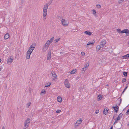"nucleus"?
<instances>
[{"label":"nucleus","mask_w":129,"mask_h":129,"mask_svg":"<svg viewBox=\"0 0 129 129\" xmlns=\"http://www.w3.org/2000/svg\"><path fill=\"white\" fill-rule=\"evenodd\" d=\"M77 30V31H76V29H73L72 30L73 31V32L77 31L78 30Z\"/></svg>","instance_id":"obj_43"},{"label":"nucleus","mask_w":129,"mask_h":129,"mask_svg":"<svg viewBox=\"0 0 129 129\" xmlns=\"http://www.w3.org/2000/svg\"><path fill=\"white\" fill-rule=\"evenodd\" d=\"M99 112V111L98 110H97L95 112V113L96 114H98Z\"/></svg>","instance_id":"obj_42"},{"label":"nucleus","mask_w":129,"mask_h":129,"mask_svg":"<svg viewBox=\"0 0 129 129\" xmlns=\"http://www.w3.org/2000/svg\"><path fill=\"white\" fill-rule=\"evenodd\" d=\"M112 108L114 109L115 112L116 113L117 112L119 108L118 106L116 105L115 107H112Z\"/></svg>","instance_id":"obj_15"},{"label":"nucleus","mask_w":129,"mask_h":129,"mask_svg":"<svg viewBox=\"0 0 129 129\" xmlns=\"http://www.w3.org/2000/svg\"><path fill=\"white\" fill-rule=\"evenodd\" d=\"M36 46V44L35 43H33L29 47V50L33 52Z\"/></svg>","instance_id":"obj_11"},{"label":"nucleus","mask_w":129,"mask_h":129,"mask_svg":"<svg viewBox=\"0 0 129 129\" xmlns=\"http://www.w3.org/2000/svg\"><path fill=\"white\" fill-rule=\"evenodd\" d=\"M57 101L60 102H61L62 101V99L61 97L60 96H58L57 98Z\"/></svg>","instance_id":"obj_18"},{"label":"nucleus","mask_w":129,"mask_h":129,"mask_svg":"<svg viewBox=\"0 0 129 129\" xmlns=\"http://www.w3.org/2000/svg\"><path fill=\"white\" fill-rule=\"evenodd\" d=\"M2 69V68H0V71H1Z\"/></svg>","instance_id":"obj_46"},{"label":"nucleus","mask_w":129,"mask_h":129,"mask_svg":"<svg viewBox=\"0 0 129 129\" xmlns=\"http://www.w3.org/2000/svg\"><path fill=\"white\" fill-rule=\"evenodd\" d=\"M64 84L65 87L68 88H69L71 87L70 83L67 79H66L64 82Z\"/></svg>","instance_id":"obj_2"},{"label":"nucleus","mask_w":129,"mask_h":129,"mask_svg":"<svg viewBox=\"0 0 129 129\" xmlns=\"http://www.w3.org/2000/svg\"><path fill=\"white\" fill-rule=\"evenodd\" d=\"M102 98V95L101 94H99L97 97V99L98 100H101Z\"/></svg>","instance_id":"obj_25"},{"label":"nucleus","mask_w":129,"mask_h":129,"mask_svg":"<svg viewBox=\"0 0 129 129\" xmlns=\"http://www.w3.org/2000/svg\"><path fill=\"white\" fill-rule=\"evenodd\" d=\"M118 120H117V118H116L115 121L114 123V124L115 123H117V122H118Z\"/></svg>","instance_id":"obj_37"},{"label":"nucleus","mask_w":129,"mask_h":129,"mask_svg":"<svg viewBox=\"0 0 129 129\" xmlns=\"http://www.w3.org/2000/svg\"><path fill=\"white\" fill-rule=\"evenodd\" d=\"M51 2V1H50L47 3L46 4L44 5V8H48V6L50 5Z\"/></svg>","instance_id":"obj_13"},{"label":"nucleus","mask_w":129,"mask_h":129,"mask_svg":"<svg viewBox=\"0 0 129 129\" xmlns=\"http://www.w3.org/2000/svg\"><path fill=\"white\" fill-rule=\"evenodd\" d=\"M122 58L123 59H127L129 57V55L128 54L125 55L122 57Z\"/></svg>","instance_id":"obj_21"},{"label":"nucleus","mask_w":129,"mask_h":129,"mask_svg":"<svg viewBox=\"0 0 129 129\" xmlns=\"http://www.w3.org/2000/svg\"><path fill=\"white\" fill-rule=\"evenodd\" d=\"M77 29H76V31H77Z\"/></svg>","instance_id":"obj_52"},{"label":"nucleus","mask_w":129,"mask_h":129,"mask_svg":"<svg viewBox=\"0 0 129 129\" xmlns=\"http://www.w3.org/2000/svg\"><path fill=\"white\" fill-rule=\"evenodd\" d=\"M122 113H120L118 115V116L117 117V120H120V119L121 117H122Z\"/></svg>","instance_id":"obj_24"},{"label":"nucleus","mask_w":129,"mask_h":129,"mask_svg":"<svg viewBox=\"0 0 129 129\" xmlns=\"http://www.w3.org/2000/svg\"><path fill=\"white\" fill-rule=\"evenodd\" d=\"M128 87V86H127L125 87V88H124V90L122 92V93H123L125 91V90H126V89H127V87Z\"/></svg>","instance_id":"obj_38"},{"label":"nucleus","mask_w":129,"mask_h":129,"mask_svg":"<svg viewBox=\"0 0 129 129\" xmlns=\"http://www.w3.org/2000/svg\"><path fill=\"white\" fill-rule=\"evenodd\" d=\"M125 33L126 34V36H128L129 35V30L127 29H124L122 31H121V33L122 34Z\"/></svg>","instance_id":"obj_8"},{"label":"nucleus","mask_w":129,"mask_h":129,"mask_svg":"<svg viewBox=\"0 0 129 129\" xmlns=\"http://www.w3.org/2000/svg\"><path fill=\"white\" fill-rule=\"evenodd\" d=\"M31 104V103L30 102H29L27 104L26 107V108H28L30 106V105Z\"/></svg>","instance_id":"obj_28"},{"label":"nucleus","mask_w":129,"mask_h":129,"mask_svg":"<svg viewBox=\"0 0 129 129\" xmlns=\"http://www.w3.org/2000/svg\"><path fill=\"white\" fill-rule=\"evenodd\" d=\"M127 72H123V75L125 77L127 76Z\"/></svg>","instance_id":"obj_29"},{"label":"nucleus","mask_w":129,"mask_h":129,"mask_svg":"<svg viewBox=\"0 0 129 129\" xmlns=\"http://www.w3.org/2000/svg\"><path fill=\"white\" fill-rule=\"evenodd\" d=\"M117 30L118 32V33H121V30L120 29H117Z\"/></svg>","instance_id":"obj_34"},{"label":"nucleus","mask_w":129,"mask_h":129,"mask_svg":"<svg viewBox=\"0 0 129 129\" xmlns=\"http://www.w3.org/2000/svg\"><path fill=\"white\" fill-rule=\"evenodd\" d=\"M30 121V119L28 118H27L26 120H25V122L24 123V126L26 127H28L29 126V123Z\"/></svg>","instance_id":"obj_3"},{"label":"nucleus","mask_w":129,"mask_h":129,"mask_svg":"<svg viewBox=\"0 0 129 129\" xmlns=\"http://www.w3.org/2000/svg\"><path fill=\"white\" fill-rule=\"evenodd\" d=\"M115 117V115H114L113 117V119Z\"/></svg>","instance_id":"obj_47"},{"label":"nucleus","mask_w":129,"mask_h":129,"mask_svg":"<svg viewBox=\"0 0 129 129\" xmlns=\"http://www.w3.org/2000/svg\"><path fill=\"white\" fill-rule=\"evenodd\" d=\"M61 22L62 25L64 26H67L69 24V22L68 21L63 19L61 20Z\"/></svg>","instance_id":"obj_6"},{"label":"nucleus","mask_w":129,"mask_h":129,"mask_svg":"<svg viewBox=\"0 0 129 129\" xmlns=\"http://www.w3.org/2000/svg\"><path fill=\"white\" fill-rule=\"evenodd\" d=\"M108 109H105L103 111V114L106 115L108 113Z\"/></svg>","instance_id":"obj_17"},{"label":"nucleus","mask_w":129,"mask_h":129,"mask_svg":"<svg viewBox=\"0 0 129 129\" xmlns=\"http://www.w3.org/2000/svg\"><path fill=\"white\" fill-rule=\"evenodd\" d=\"M2 60L1 59H0V62H1V61Z\"/></svg>","instance_id":"obj_49"},{"label":"nucleus","mask_w":129,"mask_h":129,"mask_svg":"<svg viewBox=\"0 0 129 129\" xmlns=\"http://www.w3.org/2000/svg\"><path fill=\"white\" fill-rule=\"evenodd\" d=\"M83 120L81 118H80L79 120H77L75 124L74 127L76 128L78 127L81 123Z\"/></svg>","instance_id":"obj_5"},{"label":"nucleus","mask_w":129,"mask_h":129,"mask_svg":"<svg viewBox=\"0 0 129 129\" xmlns=\"http://www.w3.org/2000/svg\"><path fill=\"white\" fill-rule=\"evenodd\" d=\"M102 47V46H101L100 45H98L97 46L96 50L97 51H98Z\"/></svg>","instance_id":"obj_19"},{"label":"nucleus","mask_w":129,"mask_h":129,"mask_svg":"<svg viewBox=\"0 0 129 129\" xmlns=\"http://www.w3.org/2000/svg\"><path fill=\"white\" fill-rule=\"evenodd\" d=\"M51 83H50L49 84H48L47 85H46L45 86V87H49L50 86V85H51Z\"/></svg>","instance_id":"obj_33"},{"label":"nucleus","mask_w":129,"mask_h":129,"mask_svg":"<svg viewBox=\"0 0 129 129\" xmlns=\"http://www.w3.org/2000/svg\"><path fill=\"white\" fill-rule=\"evenodd\" d=\"M85 34L89 36H90L91 35L92 33L89 31H86L84 32Z\"/></svg>","instance_id":"obj_23"},{"label":"nucleus","mask_w":129,"mask_h":129,"mask_svg":"<svg viewBox=\"0 0 129 129\" xmlns=\"http://www.w3.org/2000/svg\"><path fill=\"white\" fill-rule=\"evenodd\" d=\"M51 54L50 52H48L47 56V58L48 60L50 59L51 58Z\"/></svg>","instance_id":"obj_16"},{"label":"nucleus","mask_w":129,"mask_h":129,"mask_svg":"<svg viewBox=\"0 0 129 129\" xmlns=\"http://www.w3.org/2000/svg\"><path fill=\"white\" fill-rule=\"evenodd\" d=\"M43 19L45 20L46 18V16L47 13V9H43Z\"/></svg>","instance_id":"obj_4"},{"label":"nucleus","mask_w":129,"mask_h":129,"mask_svg":"<svg viewBox=\"0 0 129 129\" xmlns=\"http://www.w3.org/2000/svg\"><path fill=\"white\" fill-rule=\"evenodd\" d=\"M77 70L76 69L70 72L71 74L75 73L77 72Z\"/></svg>","instance_id":"obj_26"},{"label":"nucleus","mask_w":129,"mask_h":129,"mask_svg":"<svg viewBox=\"0 0 129 129\" xmlns=\"http://www.w3.org/2000/svg\"><path fill=\"white\" fill-rule=\"evenodd\" d=\"M52 75V78L53 80H55L56 79H57L56 75L53 72H51Z\"/></svg>","instance_id":"obj_9"},{"label":"nucleus","mask_w":129,"mask_h":129,"mask_svg":"<svg viewBox=\"0 0 129 129\" xmlns=\"http://www.w3.org/2000/svg\"><path fill=\"white\" fill-rule=\"evenodd\" d=\"M26 127H25V128H24V129H26Z\"/></svg>","instance_id":"obj_51"},{"label":"nucleus","mask_w":129,"mask_h":129,"mask_svg":"<svg viewBox=\"0 0 129 129\" xmlns=\"http://www.w3.org/2000/svg\"><path fill=\"white\" fill-rule=\"evenodd\" d=\"M126 113L127 115L129 114V109L128 110L127 112Z\"/></svg>","instance_id":"obj_41"},{"label":"nucleus","mask_w":129,"mask_h":129,"mask_svg":"<svg viewBox=\"0 0 129 129\" xmlns=\"http://www.w3.org/2000/svg\"><path fill=\"white\" fill-rule=\"evenodd\" d=\"M54 39V38L52 37L50 40H48L46 42L45 44L43 46L42 49V51L43 52H45L47 51L50 44L53 41Z\"/></svg>","instance_id":"obj_1"},{"label":"nucleus","mask_w":129,"mask_h":129,"mask_svg":"<svg viewBox=\"0 0 129 129\" xmlns=\"http://www.w3.org/2000/svg\"><path fill=\"white\" fill-rule=\"evenodd\" d=\"M89 65V64L87 63L84 66V68H87L88 67Z\"/></svg>","instance_id":"obj_31"},{"label":"nucleus","mask_w":129,"mask_h":129,"mask_svg":"<svg viewBox=\"0 0 129 129\" xmlns=\"http://www.w3.org/2000/svg\"><path fill=\"white\" fill-rule=\"evenodd\" d=\"M46 93V91L44 89H43L42 91L41 92V93L40 94L42 95H44V94Z\"/></svg>","instance_id":"obj_20"},{"label":"nucleus","mask_w":129,"mask_h":129,"mask_svg":"<svg viewBox=\"0 0 129 129\" xmlns=\"http://www.w3.org/2000/svg\"><path fill=\"white\" fill-rule=\"evenodd\" d=\"M13 60V57L12 56H10L8 59L7 63L9 64L12 62Z\"/></svg>","instance_id":"obj_10"},{"label":"nucleus","mask_w":129,"mask_h":129,"mask_svg":"<svg viewBox=\"0 0 129 129\" xmlns=\"http://www.w3.org/2000/svg\"><path fill=\"white\" fill-rule=\"evenodd\" d=\"M60 39V38H58V39H56L54 40V41L55 43H56L57 42H58L59 40Z\"/></svg>","instance_id":"obj_30"},{"label":"nucleus","mask_w":129,"mask_h":129,"mask_svg":"<svg viewBox=\"0 0 129 129\" xmlns=\"http://www.w3.org/2000/svg\"><path fill=\"white\" fill-rule=\"evenodd\" d=\"M126 80L125 78H123V80L122 81V82L123 83L126 81Z\"/></svg>","instance_id":"obj_36"},{"label":"nucleus","mask_w":129,"mask_h":129,"mask_svg":"<svg viewBox=\"0 0 129 129\" xmlns=\"http://www.w3.org/2000/svg\"><path fill=\"white\" fill-rule=\"evenodd\" d=\"M95 41L94 40H93L92 41H90L86 45L87 47L88 46L90 45H93L94 43H95Z\"/></svg>","instance_id":"obj_14"},{"label":"nucleus","mask_w":129,"mask_h":129,"mask_svg":"<svg viewBox=\"0 0 129 129\" xmlns=\"http://www.w3.org/2000/svg\"><path fill=\"white\" fill-rule=\"evenodd\" d=\"M2 129H5V127L4 126L3 127Z\"/></svg>","instance_id":"obj_44"},{"label":"nucleus","mask_w":129,"mask_h":129,"mask_svg":"<svg viewBox=\"0 0 129 129\" xmlns=\"http://www.w3.org/2000/svg\"><path fill=\"white\" fill-rule=\"evenodd\" d=\"M60 53L61 54H62V52H60Z\"/></svg>","instance_id":"obj_48"},{"label":"nucleus","mask_w":129,"mask_h":129,"mask_svg":"<svg viewBox=\"0 0 129 129\" xmlns=\"http://www.w3.org/2000/svg\"><path fill=\"white\" fill-rule=\"evenodd\" d=\"M61 111V110H57L56 111V112L57 113H58L60 112Z\"/></svg>","instance_id":"obj_40"},{"label":"nucleus","mask_w":129,"mask_h":129,"mask_svg":"<svg viewBox=\"0 0 129 129\" xmlns=\"http://www.w3.org/2000/svg\"><path fill=\"white\" fill-rule=\"evenodd\" d=\"M110 129H113V126H112L110 128Z\"/></svg>","instance_id":"obj_45"},{"label":"nucleus","mask_w":129,"mask_h":129,"mask_svg":"<svg viewBox=\"0 0 129 129\" xmlns=\"http://www.w3.org/2000/svg\"><path fill=\"white\" fill-rule=\"evenodd\" d=\"M9 37V35L8 34H6L5 35L4 38L5 39H8Z\"/></svg>","instance_id":"obj_22"},{"label":"nucleus","mask_w":129,"mask_h":129,"mask_svg":"<svg viewBox=\"0 0 129 129\" xmlns=\"http://www.w3.org/2000/svg\"><path fill=\"white\" fill-rule=\"evenodd\" d=\"M127 125L129 126V122L128 123V124H127Z\"/></svg>","instance_id":"obj_50"},{"label":"nucleus","mask_w":129,"mask_h":129,"mask_svg":"<svg viewBox=\"0 0 129 129\" xmlns=\"http://www.w3.org/2000/svg\"><path fill=\"white\" fill-rule=\"evenodd\" d=\"M92 12L93 13V14L95 16H96V14H95L96 13V11L94 9L92 10Z\"/></svg>","instance_id":"obj_27"},{"label":"nucleus","mask_w":129,"mask_h":129,"mask_svg":"<svg viewBox=\"0 0 129 129\" xmlns=\"http://www.w3.org/2000/svg\"><path fill=\"white\" fill-rule=\"evenodd\" d=\"M32 52V51L29 49L28 50L26 53V58L27 59H29L30 58V55Z\"/></svg>","instance_id":"obj_7"},{"label":"nucleus","mask_w":129,"mask_h":129,"mask_svg":"<svg viewBox=\"0 0 129 129\" xmlns=\"http://www.w3.org/2000/svg\"><path fill=\"white\" fill-rule=\"evenodd\" d=\"M81 54L83 56L85 55V53L84 52H81Z\"/></svg>","instance_id":"obj_35"},{"label":"nucleus","mask_w":129,"mask_h":129,"mask_svg":"<svg viewBox=\"0 0 129 129\" xmlns=\"http://www.w3.org/2000/svg\"><path fill=\"white\" fill-rule=\"evenodd\" d=\"M96 7L97 8H100L101 7V5H96Z\"/></svg>","instance_id":"obj_32"},{"label":"nucleus","mask_w":129,"mask_h":129,"mask_svg":"<svg viewBox=\"0 0 129 129\" xmlns=\"http://www.w3.org/2000/svg\"><path fill=\"white\" fill-rule=\"evenodd\" d=\"M86 70V68H84L82 69V71H85Z\"/></svg>","instance_id":"obj_39"},{"label":"nucleus","mask_w":129,"mask_h":129,"mask_svg":"<svg viewBox=\"0 0 129 129\" xmlns=\"http://www.w3.org/2000/svg\"><path fill=\"white\" fill-rule=\"evenodd\" d=\"M128 44H129V43H128Z\"/></svg>","instance_id":"obj_53"},{"label":"nucleus","mask_w":129,"mask_h":129,"mask_svg":"<svg viewBox=\"0 0 129 129\" xmlns=\"http://www.w3.org/2000/svg\"><path fill=\"white\" fill-rule=\"evenodd\" d=\"M106 43V41L105 40H102L100 42V44L102 46V47H103Z\"/></svg>","instance_id":"obj_12"}]
</instances>
